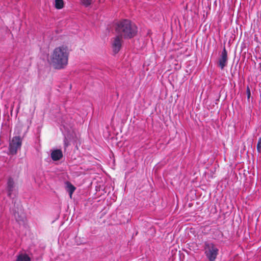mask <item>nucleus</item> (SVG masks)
Returning a JSON list of instances; mask_svg holds the SVG:
<instances>
[{
  "instance_id": "f257e3e1",
  "label": "nucleus",
  "mask_w": 261,
  "mask_h": 261,
  "mask_svg": "<svg viewBox=\"0 0 261 261\" xmlns=\"http://www.w3.org/2000/svg\"><path fill=\"white\" fill-rule=\"evenodd\" d=\"M69 51L68 47L62 45L56 47L50 56L53 67L56 69L64 68L68 64Z\"/></svg>"
},
{
  "instance_id": "f03ea898",
  "label": "nucleus",
  "mask_w": 261,
  "mask_h": 261,
  "mask_svg": "<svg viewBox=\"0 0 261 261\" xmlns=\"http://www.w3.org/2000/svg\"><path fill=\"white\" fill-rule=\"evenodd\" d=\"M116 31L124 39H130L136 36L138 32L137 27L128 19H123L117 23Z\"/></svg>"
},
{
  "instance_id": "7ed1b4c3",
  "label": "nucleus",
  "mask_w": 261,
  "mask_h": 261,
  "mask_svg": "<svg viewBox=\"0 0 261 261\" xmlns=\"http://www.w3.org/2000/svg\"><path fill=\"white\" fill-rule=\"evenodd\" d=\"M22 144V139L19 136H15L10 141L9 150L12 155L16 154Z\"/></svg>"
},
{
  "instance_id": "20e7f679",
  "label": "nucleus",
  "mask_w": 261,
  "mask_h": 261,
  "mask_svg": "<svg viewBox=\"0 0 261 261\" xmlns=\"http://www.w3.org/2000/svg\"><path fill=\"white\" fill-rule=\"evenodd\" d=\"M218 249L216 246H206L205 253L210 261H214L218 254Z\"/></svg>"
},
{
  "instance_id": "39448f33",
  "label": "nucleus",
  "mask_w": 261,
  "mask_h": 261,
  "mask_svg": "<svg viewBox=\"0 0 261 261\" xmlns=\"http://www.w3.org/2000/svg\"><path fill=\"white\" fill-rule=\"evenodd\" d=\"M6 190L8 197L12 198L13 192L15 190V182L14 179L11 177H9L7 179Z\"/></svg>"
},
{
  "instance_id": "423d86ee",
  "label": "nucleus",
  "mask_w": 261,
  "mask_h": 261,
  "mask_svg": "<svg viewBox=\"0 0 261 261\" xmlns=\"http://www.w3.org/2000/svg\"><path fill=\"white\" fill-rule=\"evenodd\" d=\"M122 37L120 36H117L113 38L112 43V47L113 51L115 54H117L120 50L122 46Z\"/></svg>"
},
{
  "instance_id": "0eeeda50",
  "label": "nucleus",
  "mask_w": 261,
  "mask_h": 261,
  "mask_svg": "<svg viewBox=\"0 0 261 261\" xmlns=\"http://www.w3.org/2000/svg\"><path fill=\"white\" fill-rule=\"evenodd\" d=\"M227 52L224 47L218 60V66L222 70L227 65Z\"/></svg>"
},
{
  "instance_id": "6e6552de",
  "label": "nucleus",
  "mask_w": 261,
  "mask_h": 261,
  "mask_svg": "<svg viewBox=\"0 0 261 261\" xmlns=\"http://www.w3.org/2000/svg\"><path fill=\"white\" fill-rule=\"evenodd\" d=\"M63 156V153L61 149L53 150L50 153V157L54 161L60 160Z\"/></svg>"
},
{
  "instance_id": "1a4fd4ad",
  "label": "nucleus",
  "mask_w": 261,
  "mask_h": 261,
  "mask_svg": "<svg viewBox=\"0 0 261 261\" xmlns=\"http://www.w3.org/2000/svg\"><path fill=\"white\" fill-rule=\"evenodd\" d=\"M31 256L25 252L19 253L16 259V261H31Z\"/></svg>"
},
{
  "instance_id": "9d476101",
  "label": "nucleus",
  "mask_w": 261,
  "mask_h": 261,
  "mask_svg": "<svg viewBox=\"0 0 261 261\" xmlns=\"http://www.w3.org/2000/svg\"><path fill=\"white\" fill-rule=\"evenodd\" d=\"M66 185V190L68 192L69 197L70 198H72V194L74 191L75 190V187L72 185L70 182L67 181L65 183Z\"/></svg>"
},
{
  "instance_id": "9b49d317",
  "label": "nucleus",
  "mask_w": 261,
  "mask_h": 261,
  "mask_svg": "<svg viewBox=\"0 0 261 261\" xmlns=\"http://www.w3.org/2000/svg\"><path fill=\"white\" fill-rule=\"evenodd\" d=\"M13 215L15 219L17 222L23 221L24 216L22 213L21 212V210L20 211V212H16V211H15L13 212Z\"/></svg>"
},
{
  "instance_id": "f8f14e48",
  "label": "nucleus",
  "mask_w": 261,
  "mask_h": 261,
  "mask_svg": "<svg viewBox=\"0 0 261 261\" xmlns=\"http://www.w3.org/2000/svg\"><path fill=\"white\" fill-rule=\"evenodd\" d=\"M55 6L57 9H61L64 7L63 0H55Z\"/></svg>"
},
{
  "instance_id": "ddd939ff",
  "label": "nucleus",
  "mask_w": 261,
  "mask_h": 261,
  "mask_svg": "<svg viewBox=\"0 0 261 261\" xmlns=\"http://www.w3.org/2000/svg\"><path fill=\"white\" fill-rule=\"evenodd\" d=\"M257 150L258 152H261V138H259L258 140L257 144Z\"/></svg>"
},
{
  "instance_id": "4468645a",
  "label": "nucleus",
  "mask_w": 261,
  "mask_h": 261,
  "mask_svg": "<svg viewBox=\"0 0 261 261\" xmlns=\"http://www.w3.org/2000/svg\"><path fill=\"white\" fill-rule=\"evenodd\" d=\"M69 145V142L67 140V139L66 138V137H65L64 139V148L65 149Z\"/></svg>"
},
{
  "instance_id": "2eb2a0df",
  "label": "nucleus",
  "mask_w": 261,
  "mask_h": 261,
  "mask_svg": "<svg viewBox=\"0 0 261 261\" xmlns=\"http://www.w3.org/2000/svg\"><path fill=\"white\" fill-rule=\"evenodd\" d=\"M83 4L86 7L89 6L91 4L90 0H83Z\"/></svg>"
},
{
  "instance_id": "dca6fc26",
  "label": "nucleus",
  "mask_w": 261,
  "mask_h": 261,
  "mask_svg": "<svg viewBox=\"0 0 261 261\" xmlns=\"http://www.w3.org/2000/svg\"><path fill=\"white\" fill-rule=\"evenodd\" d=\"M247 98L249 99L250 95H251V93H250V89L248 87H247Z\"/></svg>"
},
{
  "instance_id": "f3484780",
  "label": "nucleus",
  "mask_w": 261,
  "mask_h": 261,
  "mask_svg": "<svg viewBox=\"0 0 261 261\" xmlns=\"http://www.w3.org/2000/svg\"><path fill=\"white\" fill-rule=\"evenodd\" d=\"M62 125L63 126V127L65 128V129H68V127L67 126H66L65 124H63Z\"/></svg>"
}]
</instances>
